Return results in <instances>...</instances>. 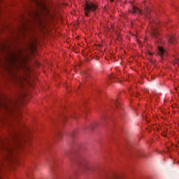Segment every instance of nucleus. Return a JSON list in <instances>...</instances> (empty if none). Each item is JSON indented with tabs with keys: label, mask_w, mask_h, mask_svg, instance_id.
I'll use <instances>...</instances> for the list:
<instances>
[{
	"label": "nucleus",
	"mask_w": 179,
	"mask_h": 179,
	"mask_svg": "<svg viewBox=\"0 0 179 179\" xmlns=\"http://www.w3.org/2000/svg\"><path fill=\"white\" fill-rule=\"evenodd\" d=\"M13 137L15 139H19L20 138H22V133L17 134V133H15Z\"/></svg>",
	"instance_id": "6e6552de"
},
{
	"label": "nucleus",
	"mask_w": 179,
	"mask_h": 179,
	"mask_svg": "<svg viewBox=\"0 0 179 179\" xmlns=\"http://www.w3.org/2000/svg\"><path fill=\"white\" fill-rule=\"evenodd\" d=\"M152 35L154 37L157 38L159 37V31L155 28V27H152Z\"/></svg>",
	"instance_id": "39448f33"
},
{
	"label": "nucleus",
	"mask_w": 179,
	"mask_h": 179,
	"mask_svg": "<svg viewBox=\"0 0 179 179\" xmlns=\"http://www.w3.org/2000/svg\"><path fill=\"white\" fill-rule=\"evenodd\" d=\"M158 54L160 55V57H163L164 55H166V50L161 46L158 47Z\"/></svg>",
	"instance_id": "7ed1b4c3"
},
{
	"label": "nucleus",
	"mask_w": 179,
	"mask_h": 179,
	"mask_svg": "<svg viewBox=\"0 0 179 179\" xmlns=\"http://www.w3.org/2000/svg\"><path fill=\"white\" fill-rule=\"evenodd\" d=\"M114 103H115L116 107H118V104H120V100L116 99L115 101H114Z\"/></svg>",
	"instance_id": "1a4fd4ad"
},
{
	"label": "nucleus",
	"mask_w": 179,
	"mask_h": 179,
	"mask_svg": "<svg viewBox=\"0 0 179 179\" xmlns=\"http://www.w3.org/2000/svg\"><path fill=\"white\" fill-rule=\"evenodd\" d=\"M97 9V6L94 5L93 3H86V6L84 8L85 16H89L90 12H93Z\"/></svg>",
	"instance_id": "f257e3e1"
},
{
	"label": "nucleus",
	"mask_w": 179,
	"mask_h": 179,
	"mask_svg": "<svg viewBox=\"0 0 179 179\" xmlns=\"http://www.w3.org/2000/svg\"><path fill=\"white\" fill-rule=\"evenodd\" d=\"M10 62H12V64H16V62H19V56L17 55L16 53H13V55H11Z\"/></svg>",
	"instance_id": "f03ea898"
},
{
	"label": "nucleus",
	"mask_w": 179,
	"mask_h": 179,
	"mask_svg": "<svg viewBox=\"0 0 179 179\" xmlns=\"http://www.w3.org/2000/svg\"><path fill=\"white\" fill-rule=\"evenodd\" d=\"M79 166H82L81 164H80Z\"/></svg>",
	"instance_id": "dca6fc26"
},
{
	"label": "nucleus",
	"mask_w": 179,
	"mask_h": 179,
	"mask_svg": "<svg viewBox=\"0 0 179 179\" xmlns=\"http://www.w3.org/2000/svg\"><path fill=\"white\" fill-rule=\"evenodd\" d=\"M33 15H34V16H37V15H38V14L37 12H34V13H33Z\"/></svg>",
	"instance_id": "ddd939ff"
},
{
	"label": "nucleus",
	"mask_w": 179,
	"mask_h": 179,
	"mask_svg": "<svg viewBox=\"0 0 179 179\" xmlns=\"http://www.w3.org/2000/svg\"><path fill=\"white\" fill-rule=\"evenodd\" d=\"M90 129H91V130L94 129L93 124H91V126L90 127Z\"/></svg>",
	"instance_id": "f8f14e48"
},
{
	"label": "nucleus",
	"mask_w": 179,
	"mask_h": 179,
	"mask_svg": "<svg viewBox=\"0 0 179 179\" xmlns=\"http://www.w3.org/2000/svg\"><path fill=\"white\" fill-rule=\"evenodd\" d=\"M150 55H153V53L149 52Z\"/></svg>",
	"instance_id": "4468645a"
},
{
	"label": "nucleus",
	"mask_w": 179,
	"mask_h": 179,
	"mask_svg": "<svg viewBox=\"0 0 179 179\" xmlns=\"http://www.w3.org/2000/svg\"><path fill=\"white\" fill-rule=\"evenodd\" d=\"M33 2H34L36 5L41 6V8H42V9H45V5L44 4H41V3L38 2V1L37 0H32Z\"/></svg>",
	"instance_id": "423d86ee"
},
{
	"label": "nucleus",
	"mask_w": 179,
	"mask_h": 179,
	"mask_svg": "<svg viewBox=\"0 0 179 179\" xmlns=\"http://www.w3.org/2000/svg\"><path fill=\"white\" fill-rule=\"evenodd\" d=\"M169 41L171 44H175L176 43V36H169Z\"/></svg>",
	"instance_id": "0eeeda50"
},
{
	"label": "nucleus",
	"mask_w": 179,
	"mask_h": 179,
	"mask_svg": "<svg viewBox=\"0 0 179 179\" xmlns=\"http://www.w3.org/2000/svg\"><path fill=\"white\" fill-rule=\"evenodd\" d=\"M111 1H114V0H111Z\"/></svg>",
	"instance_id": "f3484780"
},
{
	"label": "nucleus",
	"mask_w": 179,
	"mask_h": 179,
	"mask_svg": "<svg viewBox=\"0 0 179 179\" xmlns=\"http://www.w3.org/2000/svg\"><path fill=\"white\" fill-rule=\"evenodd\" d=\"M24 27V24H23Z\"/></svg>",
	"instance_id": "2eb2a0df"
},
{
	"label": "nucleus",
	"mask_w": 179,
	"mask_h": 179,
	"mask_svg": "<svg viewBox=\"0 0 179 179\" xmlns=\"http://www.w3.org/2000/svg\"><path fill=\"white\" fill-rule=\"evenodd\" d=\"M144 15H145V16H146V17H147L148 19H150V15H148V11H147V13L145 12V13H144Z\"/></svg>",
	"instance_id": "9d476101"
},
{
	"label": "nucleus",
	"mask_w": 179,
	"mask_h": 179,
	"mask_svg": "<svg viewBox=\"0 0 179 179\" xmlns=\"http://www.w3.org/2000/svg\"><path fill=\"white\" fill-rule=\"evenodd\" d=\"M176 62L179 64V58H176Z\"/></svg>",
	"instance_id": "9b49d317"
},
{
	"label": "nucleus",
	"mask_w": 179,
	"mask_h": 179,
	"mask_svg": "<svg viewBox=\"0 0 179 179\" xmlns=\"http://www.w3.org/2000/svg\"><path fill=\"white\" fill-rule=\"evenodd\" d=\"M131 12H132L133 13H141V15L143 13V12L142 11V10L139 9V8H137V7L135 6H133Z\"/></svg>",
	"instance_id": "20e7f679"
}]
</instances>
